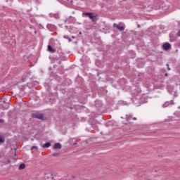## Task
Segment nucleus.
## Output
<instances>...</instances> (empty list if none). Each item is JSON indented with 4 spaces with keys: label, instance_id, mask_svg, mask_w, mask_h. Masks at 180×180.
<instances>
[{
    "label": "nucleus",
    "instance_id": "1a4fd4ad",
    "mask_svg": "<svg viewBox=\"0 0 180 180\" xmlns=\"http://www.w3.org/2000/svg\"><path fill=\"white\" fill-rule=\"evenodd\" d=\"M5 142V138L0 136V143H4Z\"/></svg>",
    "mask_w": 180,
    "mask_h": 180
},
{
    "label": "nucleus",
    "instance_id": "9b49d317",
    "mask_svg": "<svg viewBox=\"0 0 180 180\" xmlns=\"http://www.w3.org/2000/svg\"><path fill=\"white\" fill-rule=\"evenodd\" d=\"M34 148H35V150H39V148L37 146H32L31 148V150H33Z\"/></svg>",
    "mask_w": 180,
    "mask_h": 180
},
{
    "label": "nucleus",
    "instance_id": "39448f33",
    "mask_svg": "<svg viewBox=\"0 0 180 180\" xmlns=\"http://www.w3.org/2000/svg\"><path fill=\"white\" fill-rule=\"evenodd\" d=\"M60 148H61V145L60 144V143H56L55 145H54V146H53V149L54 150H60Z\"/></svg>",
    "mask_w": 180,
    "mask_h": 180
},
{
    "label": "nucleus",
    "instance_id": "423d86ee",
    "mask_svg": "<svg viewBox=\"0 0 180 180\" xmlns=\"http://www.w3.org/2000/svg\"><path fill=\"white\" fill-rule=\"evenodd\" d=\"M51 146V143H50L49 142L44 143L42 147L43 148H49V147Z\"/></svg>",
    "mask_w": 180,
    "mask_h": 180
},
{
    "label": "nucleus",
    "instance_id": "ddd939ff",
    "mask_svg": "<svg viewBox=\"0 0 180 180\" xmlns=\"http://www.w3.org/2000/svg\"><path fill=\"white\" fill-rule=\"evenodd\" d=\"M167 70L169 71L171 70V68H169V67H167Z\"/></svg>",
    "mask_w": 180,
    "mask_h": 180
},
{
    "label": "nucleus",
    "instance_id": "f8f14e48",
    "mask_svg": "<svg viewBox=\"0 0 180 180\" xmlns=\"http://www.w3.org/2000/svg\"><path fill=\"white\" fill-rule=\"evenodd\" d=\"M0 123H4V120H0Z\"/></svg>",
    "mask_w": 180,
    "mask_h": 180
},
{
    "label": "nucleus",
    "instance_id": "0eeeda50",
    "mask_svg": "<svg viewBox=\"0 0 180 180\" xmlns=\"http://www.w3.org/2000/svg\"><path fill=\"white\" fill-rule=\"evenodd\" d=\"M48 51H49V53H55L56 52V51L50 45L48 46Z\"/></svg>",
    "mask_w": 180,
    "mask_h": 180
},
{
    "label": "nucleus",
    "instance_id": "4468645a",
    "mask_svg": "<svg viewBox=\"0 0 180 180\" xmlns=\"http://www.w3.org/2000/svg\"><path fill=\"white\" fill-rule=\"evenodd\" d=\"M133 120H137V118L134 117V118H133Z\"/></svg>",
    "mask_w": 180,
    "mask_h": 180
},
{
    "label": "nucleus",
    "instance_id": "f3484780",
    "mask_svg": "<svg viewBox=\"0 0 180 180\" xmlns=\"http://www.w3.org/2000/svg\"><path fill=\"white\" fill-rule=\"evenodd\" d=\"M167 66L168 67V64L167 65Z\"/></svg>",
    "mask_w": 180,
    "mask_h": 180
},
{
    "label": "nucleus",
    "instance_id": "6e6552de",
    "mask_svg": "<svg viewBox=\"0 0 180 180\" xmlns=\"http://www.w3.org/2000/svg\"><path fill=\"white\" fill-rule=\"evenodd\" d=\"M25 168H26V165H25V163H22L19 166L18 169H25Z\"/></svg>",
    "mask_w": 180,
    "mask_h": 180
},
{
    "label": "nucleus",
    "instance_id": "20e7f679",
    "mask_svg": "<svg viewBox=\"0 0 180 180\" xmlns=\"http://www.w3.org/2000/svg\"><path fill=\"white\" fill-rule=\"evenodd\" d=\"M169 49H171V45L169 43H166L163 44V49H165V51L169 50Z\"/></svg>",
    "mask_w": 180,
    "mask_h": 180
},
{
    "label": "nucleus",
    "instance_id": "f257e3e1",
    "mask_svg": "<svg viewBox=\"0 0 180 180\" xmlns=\"http://www.w3.org/2000/svg\"><path fill=\"white\" fill-rule=\"evenodd\" d=\"M32 119H39V120H47V117L44 114H41L37 111L31 113Z\"/></svg>",
    "mask_w": 180,
    "mask_h": 180
},
{
    "label": "nucleus",
    "instance_id": "2eb2a0df",
    "mask_svg": "<svg viewBox=\"0 0 180 180\" xmlns=\"http://www.w3.org/2000/svg\"><path fill=\"white\" fill-rule=\"evenodd\" d=\"M165 75V77H167L168 76V73H166Z\"/></svg>",
    "mask_w": 180,
    "mask_h": 180
},
{
    "label": "nucleus",
    "instance_id": "9d476101",
    "mask_svg": "<svg viewBox=\"0 0 180 180\" xmlns=\"http://www.w3.org/2000/svg\"><path fill=\"white\" fill-rule=\"evenodd\" d=\"M60 155V153H53V157H58Z\"/></svg>",
    "mask_w": 180,
    "mask_h": 180
},
{
    "label": "nucleus",
    "instance_id": "f03ea898",
    "mask_svg": "<svg viewBox=\"0 0 180 180\" xmlns=\"http://www.w3.org/2000/svg\"><path fill=\"white\" fill-rule=\"evenodd\" d=\"M83 15H86L93 22L98 20V15L94 14V13H83Z\"/></svg>",
    "mask_w": 180,
    "mask_h": 180
},
{
    "label": "nucleus",
    "instance_id": "7ed1b4c3",
    "mask_svg": "<svg viewBox=\"0 0 180 180\" xmlns=\"http://www.w3.org/2000/svg\"><path fill=\"white\" fill-rule=\"evenodd\" d=\"M113 27H116V29H117L118 30H120L121 32H122L123 30H124V27L123 26H120L119 25L114 23L113 24Z\"/></svg>",
    "mask_w": 180,
    "mask_h": 180
},
{
    "label": "nucleus",
    "instance_id": "dca6fc26",
    "mask_svg": "<svg viewBox=\"0 0 180 180\" xmlns=\"http://www.w3.org/2000/svg\"><path fill=\"white\" fill-rule=\"evenodd\" d=\"M179 36H180V33H179Z\"/></svg>",
    "mask_w": 180,
    "mask_h": 180
}]
</instances>
